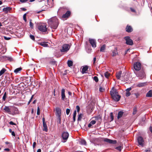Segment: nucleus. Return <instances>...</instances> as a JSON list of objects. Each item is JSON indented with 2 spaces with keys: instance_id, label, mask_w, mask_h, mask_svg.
Here are the masks:
<instances>
[{
  "instance_id": "nucleus-1",
  "label": "nucleus",
  "mask_w": 152,
  "mask_h": 152,
  "mask_svg": "<svg viewBox=\"0 0 152 152\" xmlns=\"http://www.w3.org/2000/svg\"><path fill=\"white\" fill-rule=\"evenodd\" d=\"M48 23L50 27L53 29H56L58 24V20L56 17L49 19Z\"/></svg>"
},
{
  "instance_id": "nucleus-2",
  "label": "nucleus",
  "mask_w": 152,
  "mask_h": 152,
  "mask_svg": "<svg viewBox=\"0 0 152 152\" xmlns=\"http://www.w3.org/2000/svg\"><path fill=\"white\" fill-rule=\"evenodd\" d=\"M110 94L113 99L114 100L118 102L120 100L121 96L118 94V92L116 89L113 88L110 91Z\"/></svg>"
},
{
  "instance_id": "nucleus-3",
  "label": "nucleus",
  "mask_w": 152,
  "mask_h": 152,
  "mask_svg": "<svg viewBox=\"0 0 152 152\" xmlns=\"http://www.w3.org/2000/svg\"><path fill=\"white\" fill-rule=\"evenodd\" d=\"M4 110L5 111V112L13 115L15 114V113L12 111L13 110H15V111H17L18 110L15 107H12V108L11 109L8 106H5L4 108Z\"/></svg>"
},
{
  "instance_id": "nucleus-4",
  "label": "nucleus",
  "mask_w": 152,
  "mask_h": 152,
  "mask_svg": "<svg viewBox=\"0 0 152 152\" xmlns=\"http://www.w3.org/2000/svg\"><path fill=\"white\" fill-rule=\"evenodd\" d=\"M137 141L138 143V146L143 147L145 145V141L143 138L141 136L137 137Z\"/></svg>"
},
{
  "instance_id": "nucleus-5",
  "label": "nucleus",
  "mask_w": 152,
  "mask_h": 152,
  "mask_svg": "<svg viewBox=\"0 0 152 152\" xmlns=\"http://www.w3.org/2000/svg\"><path fill=\"white\" fill-rule=\"evenodd\" d=\"M69 136V134L67 132H63L62 134V137L63 140L62 142H65L67 140Z\"/></svg>"
},
{
  "instance_id": "nucleus-6",
  "label": "nucleus",
  "mask_w": 152,
  "mask_h": 152,
  "mask_svg": "<svg viewBox=\"0 0 152 152\" xmlns=\"http://www.w3.org/2000/svg\"><path fill=\"white\" fill-rule=\"evenodd\" d=\"M38 28L39 30L41 31L45 32L47 30V28L46 25L42 24L38 26Z\"/></svg>"
},
{
  "instance_id": "nucleus-7",
  "label": "nucleus",
  "mask_w": 152,
  "mask_h": 152,
  "mask_svg": "<svg viewBox=\"0 0 152 152\" xmlns=\"http://www.w3.org/2000/svg\"><path fill=\"white\" fill-rule=\"evenodd\" d=\"M70 48V45L68 44H64L62 47L61 49V51L62 52H66L68 51Z\"/></svg>"
},
{
  "instance_id": "nucleus-8",
  "label": "nucleus",
  "mask_w": 152,
  "mask_h": 152,
  "mask_svg": "<svg viewBox=\"0 0 152 152\" xmlns=\"http://www.w3.org/2000/svg\"><path fill=\"white\" fill-rule=\"evenodd\" d=\"M141 68V64L139 62H136L134 64V68L136 71L140 70Z\"/></svg>"
},
{
  "instance_id": "nucleus-9",
  "label": "nucleus",
  "mask_w": 152,
  "mask_h": 152,
  "mask_svg": "<svg viewBox=\"0 0 152 152\" xmlns=\"http://www.w3.org/2000/svg\"><path fill=\"white\" fill-rule=\"evenodd\" d=\"M126 41V44L132 45H133V41L129 37H126L124 38Z\"/></svg>"
},
{
  "instance_id": "nucleus-10",
  "label": "nucleus",
  "mask_w": 152,
  "mask_h": 152,
  "mask_svg": "<svg viewBox=\"0 0 152 152\" xmlns=\"http://www.w3.org/2000/svg\"><path fill=\"white\" fill-rule=\"evenodd\" d=\"M136 75L137 76L139 77L140 79H142L145 76V73L143 70L140 71Z\"/></svg>"
},
{
  "instance_id": "nucleus-11",
  "label": "nucleus",
  "mask_w": 152,
  "mask_h": 152,
  "mask_svg": "<svg viewBox=\"0 0 152 152\" xmlns=\"http://www.w3.org/2000/svg\"><path fill=\"white\" fill-rule=\"evenodd\" d=\"M56 115L57 117H61V109L58 107L56 108Z\"/></svg>"
},
{
  "instance_id": "nucleus-12",
  "label": "nucleus",
  "mask_w": 152,
  "mask_h": 152,
  "mask_svg": "<svg viewBox=\"0 0 152 152\" xmlns=\"http://www.w3.org/2000/svg\"><path fill=\"white\" fill-rule=\"evenodd\" d=\"M89 42L93 48L96 47V43L95 40L93 39H89Z\"/></svg>"
},
{
  "instance_id": "nucleus-13",
  "label": "nucleus",
  "mask_w": 152,
  "mask_h": 152,
  "mask_svg": "<svg viewBox=\"0 0 152 152\" xmlns=\"http://www.w3.org/2000/svg\"><path fill=\"white\" fill-rule=\"evenodd\" d=\"M147 85V83H139L137 84L136 86L137 87H141L145 86Z\"/></svg>"
},
{
  "instance_id": "nucleus-14",
  "label": "nucleus",
  "mask_w": 152,
  "mask_h": 152,
  "mask_svg": "<svg viewBox=\"0 0 152 152\" xmlns=\"http://www.w3.org/2000/svg\"><path fill=\"white\" fill-rule=\"evenodd\" d=\"M104 141L107 142L109 143H113L115 144L116 143V140H112L105 138L104 139Z\"/></svg>"
},
{
  "instance_id": "nucleus-15",
  "label": "nucleus",
  "mask_w": 152,
  "mask_h": 152,
  "mask_svg": "<svg viewBox=\"0 0 152 152\" xmlns=\"http://www.w3.org/2000/svg\"><path fill=\"white\" fill-rule=\"evenodd\" d=\"M125 74L126 73H123L121 77V79L122 80H124V81H126L128 80V76L127 75H126V77H125Z\"/></svg>"
},
{
  "instance_id": "nucleus-16",
  "label": "nucleus",
  "mask_w": 152,
  "mask_h": 152,
  "mask_svg": "<svg viewBox=\"0 0 152 152\" xmlns=\"http://www.w3.org/2000/svg\"><path fill=\"white\" fill-rule=\"evenodd\" d=\"M12 8L10 7H6L4 8L3 9V11L5 13H7L9 12H10V11L11 10Z\"/></svg>"
},
{
  "instance_id": "nucleus-17",
  "label": "nucleus",
  "mask_w": 152,
  "mask_h": 152,
  "mask_svg": "<svg viewBox=\"0 0 152 152\" xmlns=\"http://www.w3.org/2000/svg\"><path fill=\"white\" fill-rule=\"evenodd\" d=\"M131 89L132 88H129L126 89V96H129L131 94L129 91L131 90Z\"/></svg>"
},
{
  "instance_id": "nucleus-18",
  "label": "nucleus",
  "mask_w": 152,
  "mask_h": 152,
  "mask_svg": "<svg viewBox=\"0 0 152 152\" xmlns=\"http://www.w3.org/2000/svg\"><path fill=\"white\" fill-rule=\"evenodd\" d=\"M71 12L69 11H67L66 13L64 14L62 16V18H67L69 17V16L70 15V14Z\"/></svg>"
},
{
  "instance_id": "nucleus-19",
  "label": "nucleus",
  "mask_w": 152,
  "mask_h": 152,
  "mask_svg": "<svg viewBox=\"0 0 152 152\" xmlns=\"http://www.w3.org/2000/svg\"><path fill=\"white\" fill-rule=\"evenodd\" d=\"M88 66H86L83 67L82 69V72L83 74L86 73V71L88 70Z\"/></svg>"
},
{
  "instance_id": "nucleus-20",
  "label": "nucleus",
  "mask_w": 152,
  "mask_h": 152,
  "mask_svg": "<svg viewBox=\"0 0 152 152\" xmlns=\"http://www.w3.org/2000/svg\"><path fill=\"white\" fill-rule=\"evenodd\" d=\"M61 95L62 99L64 100L65 97V89H62L61 90Z\"/></svg>"
},
{
  "instance_id": "nucleus-21",
  "label": "nucleus",
  "mask_w": 152,
  "mask_h": 152,
  "mask_svg": "<svg viewBox=\"0 0 152 152\" xmlns=\"http://www.w3.org/2000/svg\"><path fill=\"white\" fill-rule=\"evenodd\" d=\"M146 96V97H152V90L149 91L147 93Z\"/></svg>"
},
{
  "instance_id": "nucleus-22",
  "label": "nucleus",
  "mask_w": 152,
  "mask_h": 152,
  "mask_svg": "<svg viewBox=\"0 0 152 152\" xmlns=\"http://www.w3.org/2000/svg\"><path fill=\"white\" fill-rule=\"evenodd\" d=\"M121 71H120L117 72L116 75V77L118 79H121Z\"/></svg>"
},
{
  "instance_id": "nucleus-23",
  "label": "nucleus",
  "mask_w": 152,
  "mask_h": 152,
  "mask_svg": "<svg viewBox=\"0 0 152 152\" xmlns=\"http://www.w3.org/2000/svg\"><path fill=\"white\" fill-rule=\"evenodd\" d=\"M126 31L127 32H130L132 31V29L131 26H127L126 28Z\"/></svg>"
},
{
  "instance_id": "nucleus-24",
  "label": "nucleus",
  "mask_w": 152,
  "mask_h": 152,
  "mask_svg": "<svg viewBox=\"0 0 152 152\" xmlns=\"http://www.w3.org/2000/svg\"><path fill=\"white\" fill-rule=\"evenodd\" d=\"M96 123V121L95 120H93L91 121L88 125V127H91L92 125Z\"/></svg>"
},
{
  "instance_id": "nucleus-25",
  "label": "nucleus",
  "mask_w": 152,
  "mask_h": 152,
  "mask_svg": "<svg viewBox=\"0 0 152 152\" xmlns=\"http://www.w3.org/2000/svg\"><path fill=\"white\" fill-rule=\"evenodd\" d=\"M39 45L42 46L44 47H48V44L46 42H41L39 43Z\"/></svg>"
},
{
  "instance_id": "nucleus-26",
  "label": "nucleus",
  "mask_w": 152,
  "mask_h": 152,
  "mask_svg": "<svg viewBox=\"0 0 152 152\" xmlns=\"http://www.w3.org/2000/svg\"><path fill=\"white\" fill-rule=\"evenodd\" d=\"M21 70L22 68L21 67H19L15 69L14 71V72L16 74L19 73Z\"/></svg>"
},
{
  "instance_id": "nucleus-27",
  "label": "nucleus",
  "mask_w": 152,
  "mask_h": 152,
  "mask_svg": "<svg viewBox=\"0 0 152 152\" xmlns=\"http://www.w3.org/2000/svg\"><path fill=\"white\" fill-rule=\"evenodd\" d=\"M43 131H45V132H47L48 131V129L46 123H44V124H43Z\"/></svg>"
},
{
  "instance_id": "nucleus-28",
  "label": "nucleus",
  "mask_w": 152,
  "mask_h": 152,
  "mask_svg": "<svg viewBox=\"0 0 152 152\" xmlns=\"http://www.w3.org/2000/svg\"><path fill=\"white\" fill-rule=\"evenodd\" d=\"M123 114V112L122 111H119L118 115L117 118L118 119L122 117Z\"/></svg>"
},
{
  "instance_id": "nucleus-29",
  "label": "nucleus",
  "mask_w": 152,
  "mask_h": 152,
  "mask_svg": "<svg viewBox=\"0 0 152 152\" xmlns=\"http://www.w3.org/2000/svg\"><path fill=\"white\" fill-rule=\"evenodd\" d=\"M80 143L82 145H86V142L84 140H81L80 141Z\"/></svg>"
},
{
  "instance_id": "nucleus-30",
  "label": "nucleus",
  "mask_w": 152,
  "mask_h": 152,
  "mask_svg": "<svg viewBox=\"0 0 152 152\" xmlns=\"http://www.w3.org/2000/svg\"><path fill=\"white\" fill-rule=\"evenodd\" d=\"M104 75L105 77L107 78H108L110 75V74L108 72H105Z\"/></svg>"
},
{
  "instance_id": "nucleus-31",
  "label": "nucleus",
  "mask_w": 152,
  "mask_h": 152,
  "mask_svg": "<svg viewBox=\"0 0 152 152\" xmlns=\"http://www.w3.org/2000/svg\"><path fill=\"white\" fill-rule=\"evenodd\" d=\"M6 70L4 68H3L0 71V76L2 75L3 74L5 71H6Z\"/></svg>"
},
{
  "instance_id": "nucleus-32",
  "label": "nucleus",
  "mask_w": 152,
  "mask_h": 152,
  "mask_svg": "<svg viewBox=\"0 0 152 152\" xmlns=\"http://www.w3.org/2000/svg\"><path fill=\"white\" fill-rule=\"evenodd\" d=\"M117 54V52L116 50H115L112 52V56H116Z\"/></svg>"
},
{
  "instance_id": "nucleus-33",
  "label": "nucleus",
  "mask_w": 152,
  "mask_h": 152,
  "mask_svg": "<svg viewBox=\"0 0 152 152\" xmlns=\"http://www.w3.org/2000/svg\"><path fill=\"white\" fill-rule=\"evenodd\" d=\"M72 61H68L67 62V64L68 66L69 67L72 66Z\"/></svg>"
},
{
  "instance_id": "nucleus-34",
  "label": "nucleus",
  "mask_w": 152,
  "mask_h": 152,
  "mask_svg": "<svg viewBox=\"0 0 152 152\" xmlns=\"http://www.w3.org/2000/svg\"><path fill=\"white\" fill-rule=\"evenodd\" d=\"M76 114V110H75L74 112L73 116V119L74 121H75V118Z\"/></svg>"
},
{
  "instance_id": "nucleus-35",
  "label": "nucleus",
  "mask_w": 152,
  "mask_h": 152,
  "mask_svg": "<svg viewBox=\"0 0 152 152\" xmlns=\"http://www.w3.org/2000/svg\"><path fill=\"white\" fill-rule=\"evenodd\" d=\"M105 45H103L101 48L100 51L101 52H104L105 49Z\"/></svg>"
},
{
  "instance_id": "nucleus-36",
  "label": "nucleus",
  "mask_w": 152,
  "mask_h": 152,
  "mask_svg": "<svg viewBox=\"0 0 152 152\" xmlns=\"http://www.w3.org/2000/svg\"><path fill=\"white\" fill-rule=\"evenodd\" d=\"M122 148L123 147H122V146H120L118 147H116L115 148V149L119 151H121V150Z\"/></svg>"
},
{
  "instance_id": "nucleus-37",
  "label": "nucleus",
  "mask_w": 152,
  "mask_h": 152,
  "mask_svg": "<svg viewBox=\"0 0 152 152\" xmlns=\"http://www.w3.org/2000/svg\"><path fill=\"white\" fill-rule=\"evenodd\" d=\"M137 110L136 108V107H135L133 109V115H135L137 113Z\"/></svg>"
},
{
  "instance_id": "nucleus-38",
  "label": "nucleus",
  "mask_w": 152,
  "mask_h": 152,
  "mask_svg": "<svg viewBox=\"0 0 152 152\" xmlns=\"http://www.w3.org/2000/svg\"><path fill=\"white\" fill-rule=\"evenodd\" d=\"M6 92H5L4 93V94L3 96V98H2V99L4 101H5V100L6 99Z\"/></svg>"
},
{
  "instance_id": "nucleus-39",
  "label": "nucleus",
  "mask_w": 152,
  "mask_h": 152,
  "mask_svg": "<svg viewBox=\"0 0 152 152\" xmlns=\"http://www.w3.org/2000/svg\"><path fill=\"white\" fill-rule=\"evenodd\" d=\"M110 117L111 119V121H113V113H111L110 114Z\"/></svg>"
},
{
  "instance_id": "nucleus-40",
  "label": "nucleus",
  "mask_w": 152,
  "mask_h": 152,
  "mask_svg": "<svg viewBox=\"0 0 152 152\" xmlns=\"http://www.w3.org/2000/svg\"><path fill=\"white\" fill-rule=\"evenodd\" d=\"M58 120L57 121V123L58 124H60L61 123V117H57Z\"/></svg>"
},
{
  "instance_id": "nucleus-41",
  "label": "nucleus",
  "mask_w": 152,
  "mask_h": 152,
  "mask_svg": "<svg viewBox=\"0 0 152 152\" xmlns=\"http://www.w3.org/2000/svg\"><path fill=\"white\" fill-rule=\"evenodd\" d=\"M134 94L136 96V98H138L140 95V94L139 93H136Z\"/></svg>"
},
{
  "instance_id": "nucleus-42",
  "label": "nucleus",
  "mask_w": 152,
  "mask_h": 152,
  "mask_svg": "<svg viewBox=\"0 0 152 152\" xmlns=\"http://www.w3.org/2000/svg\"><path fill=\"white\" fill-rule=\"evenodd\" d=\"M82 115H83L81 114H80L79 115L78 118V120H80L81 119Z\"/></svg>"
},
{
  "instance_id": "nucleus-43",
  "label": "nucleus",
  "mask_w": 152,
  "mask_h": 152,
  "mask_svg": "<svg viewBox=\"0 0 152 152\" xmlns=\"http://www.w3.org/2000/svg\"><path fill=\"white\" fill-rule=\"evenodd\" d=\"M104 88H102L101 86L99 88V91L101 92H103L104 91Z\"/></svg>"
},
{
  "instance_id": "nucleus-44",
  "label": "nucleus",
  "mask_w": 152,
  "mask_h": 152,
  "mask_svg": "<svg viewBox=\"0 0 152 152\" xmlns=\"http://www.w3.org/2000/svg\"><path fill=\"white\" fill-rule=\"evenodd\" d=\"M37 114L38 115L40 114V109L39 107H38L37 108Z\"/></svg>"
},
{
  "instance_id": "nucleus-45",
  "label": "nucleus",
  "mask_w": 152,
  "mask_h": 152,
  "mask_svg": "<svg viewBox=\"0 0 152 152\" xmlns=\"http://www.w3.org/2000/svg\"><path fill=\"white\" fill-rule=\"evenodd\" d=\"M26 14H25L23 15V20H25V22L26 21Z\"/></svg>"
},
{
  "instance_id": "nucleus-46",
  "label": "nucleus",
  "mask_w": 152,
  "mask_h": 152,
  "mask_svg": "<svg viewBox=\"0 0 152 152\" xmlns=\"http://www.w3.org/2000/svg\"><path fill=\"white\" fill-rule=\"evenodd\" d=\"M70 112V110L69 109H67L66 110V114L67 115H68Z\"/></svg>"
},
{
  "instance_id": "nucleus-47",
  "label": "nucleus",
  "mask_w": 152,
  "mask_h": 152,
  "mask_svg": "<svg viewBox=\"0 0 152 152\" xmlns=\"http://www.w3.org/2000/svg\"><path fill=\"white\" fill-rule=\"evenodd\" d=\"M94 80L96 82H97L98 81V77L96 76L94 77Z\"/></svg>"
},
{
  "instance_id": "nucleus-48",
  "label": "nucleus",
  "mask_w": 152,
  "mask_h": 152,
  "mask_svg": "<svg viewBox=\"0 0 152 152\" xmlns=\"http://www.w3.org/2000/svg\"><path fill=\"white\" fill-rule=\"evenodd\" d=\"M32 20H30V26L32 28L33 26V24L32 23Z\"/></svg>"
},
{
  "instance_id": "nucleus-49",
  "label": "nucleus",
  "mask_w": 152,
  "mask_h": 152,
  "mask_svg": "<svg viewBox=\"0 0 152 152\" xmlns=\"http://www.w3.org/2000/svg\"><path fill=\"white\" fill-rule=\"evenodd\" d=\"M28 0H20V1L21 3H25Z\"/></svg>"
},
{
  "instance_id": "nucleus-50",
  "label": "nucleus",
  "mask_w": 152,
  "mask_h": 152,
  "mask_svg": "<svg viewBox=\"0 0 152 152\" xmlns=\"http://www.w3.org/2000/svg\"><path fill=\"white\" fill-rule=\"evenodd\" d=\"M76 109L77 110V112H79L80 110V107L79 106H76Z\"/></svg>"
},
{
  "instance_id": "nucleus-51",
  "label": "nucleus",
  "mask_w": 152,
  "mask_h": 152,
  "mask_svg": "<svg viewBox=\"0 0 152 152\" xmlns=\"http://www.w3.org/2000/svg\"><path fill=\"white\" fill-rule=\"evenodd\" d=\"M30 38L32 40H34L35 38H34V36L33 35H31L30 36Z\"/></svg>"
},
{
  "instance_id": "nucleus-52",
  "label": "nucleus",
  "mask_w": 152,
  "mask_h": 152,
  "mask_svg": "<svg viewBox=\"0 0 152 152\" xmlns=\"http://www.w3.org/2000/svg\"><path fill=\"white\" fill-rule=\"evenodd\" d=\"M34 96V95H33L31 96V99H30V100H29V102H28V104L30 103V102L31 101V100H32Z\"/></svg>"
},
{
  "instance_id": "nucleus-53",
  "label": "nucleus",
  "mask_w": 152,
  "mask_h": 152,
  "mask_svg": "<svg viewBox=\"0 0 152 152\" xmlns=\"http://www.w3.org/2000/svg\"><path fill=\"white\" fill-rule=\"evenodd\" d=\"M36 145V143L35 142H34L33 143V148L34 149V148H35Z\"/></svg>"
},
{
  "instance_id": "nucleus-54",
  "label": "nucleus",
  "mask_w": 152,
  "mask_h": 152,
  "mask_svg": "<svg viewBox=\"0 0 152 152\" xmlns=\"http://www.w3.org/2000/svg\"><path fill=\"white\" fill-rule=\"evenodd\" d=\"M10 124L12 125H15V123H14L12 121H10Z\"/></svg>"
},
{
  "instance_id": "nucleus-55",
  "label": "nucleus",
  "mask_w": 152,
  "mask_h": 152,
  "mask_svg": "<svg viewBox=\"0 0 152 152\" xmlns=\"http://www.w3.org/2000/svg\"><path fill=\"white\" fill-rule=\"evenodd\" d=\"M4 38L6 40H9V39H10V37H4Z\"/></svg>"
},
{
  "instance_id": "nucleus-56",
  "label": "nucleus",
  "mask_w": 152,
  "mask_h": 152,
  "mask_svg": "<svg viewBox=\"0 0 152 152\" xmlns=\"http://www.w3.org/2000/svg\"><path fill=\"white\" fill-rule=\"evenodd\" d=\"M96 57L94 58V59H93V64H95V63L96 61Z\"/></svg>"
},
{
  "instance_id": "nucleus-57",
  "label": "nucleus",
  "mask_w": 152,
  "mask_h": 152,
  "mask_svg": "<svg viewBox=\"0 0 152 152\" xmlns=\"http://www.w3.org/2000/svg\"><path fill=\"white\" fill-rule=\"evenodd\" d=\"M11 134L13 136H15V132H11Z\"/></svg>"
},
{
  "instance_id": "nucleus-58",
  "label": "nucleus",
  "mask_w": 152,
  "mask_h": 152,
  "mask_svg": "<svg viewBox=\"0 0 152 152\" xmlns=\"http://www.w3.org/2000/svg\"><path fill=\"white\" fill-rule=\"evenodd\" d=\"M145 152H151V150L150 149H148L145 150Z\"/></svg>"
},
{
  "instance_id": "nucleus-59",
  "label": "nucleus",
  "mask_w": 152,
  "mask_h": 152,
  "mask_svg": "<svg viewBox=\"0 0 152 152\" xmlns=\"http://www.w3.org/2000/svg\"><path fill=\"white\" fill-rule=\"evenodd\" d=\"M42 121H43V124H44V123H46L45 122V119L44 118H42Z\"/></svg>"
},
{
  "instance_id": "nucleus-60",
  "label": "nucleus",
  "mask_w": 152,
  "mask_h": 152,
  "mask_svg": "<svg viewBox=\"0 0 152 152\" xmlns=\"http://www.w3.org/2000/svg\"><path fill=\"white\" fill-rule=\"evenodd\" d=\"M4 150L7 151H10V149L8 148H5L4 149Z\"/></svg>"
},
{
  "instance_id": "nucleus-61",
  "label": "nucleus",
  "mask_w": 152,
  "mask_h": 152,
  "mask_svg": "<svg viewBox=\"0 0 152 152\" xmlns=\"http://www.w3.org/2000/svg\"><path fill=\"white\" fill-rule=\"evenodd\" d=\"M41 150L40 149H39L37 150V152H41Z\"/></svg>"
},
{
  "instance_id": "nucleus-62",
  "label": "nucleus",
  "mask_w": 152,
  "mask_h": 152,
  "mask_svg": "<svg viewBox=\"0 0 152 152\" xmlns=\"http://www.w3.org/2000/svg\"><path fill=\"white\" fill-rule=\"evenodd\" d=\"M21 9L22 10L25 11L26 10V9L24 8H21Z\"/></svg>"
},
{
  "instance_id": "nucleus-63",
  "label": "nucleus",
  "mask_w": 152,
  "mask_h": 152,
  "mask_svg": "<svg viewBox=\"0 0 152 152\" xmlns=\"http://www.w3.org/2000/svg\"><path fill=\"white\" fill-rule=\"evenodd\" d=\"M129 50V49H127V50L126 51H125V54H126L127 53L128 51Z\"/></svg>"
},
{
  "instance_id": "nucleus-64",
  "label": "nucleus",
  "mask_w": 152,
  "mask_h": 152,
  "mask_svg": "<svg viewBox=\"0 0 152 152\" xmlns=\"http://www.w3.org/2000/svg\"><path fill=\"white\" fill-rule=\"evenodd\" d=\"M150 130L151 132L152 133V128L151 127H150Z\"/></svg>"
}]
</instances>
